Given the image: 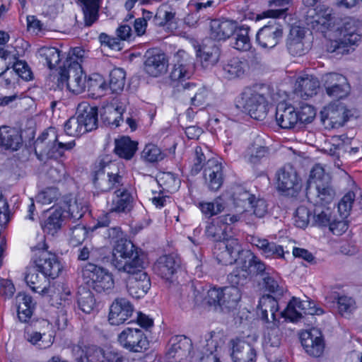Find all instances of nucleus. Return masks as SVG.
Wrapping results in <instances>:
<instances>
[{"label": "nucleus", "mask_w": 362, "mask_h": 362, "mask_svg": "<svg viewBox=\"0 0 362 362\" xmlns=\"http://www.w3.org/2000/svg\"><path fill=\"white\" fill-rule=\"evenodd\" d=\"M180 266V259L173 255H163L153 266L155 273L167 281H173Z\"/></svg>", "instance_id": "obj_23"}, {"label": "nucleus", "mask_w": 362, "mask_h": 362, "mask_svg": "<svg viewBox=\"0 0 362 362\" xmlns=\"http://www.w3.org/2000/svg\"><path fill=\"white\" fill-rule=\"evenodd\" d=\"M243 250L238 240L234 238H224L223 241H218L214 247V255L218 263L229 265L236 263L239 265V260L242 257Z\"/></svg>", "instance_id": "obj_10"}, {"label": "nucleus", "mask_w": 362, "mask_h": 362, "mask_svg": "<svg viewBox=\"0 0 362 362\" xmlns=\"http://www.w3.org/2000/svg\"><path fill=\"white\" fill-rule=\"evenodd\" d=\"M255 195L250 194L241 186H237L234 188L233 192V203L235 207V214L240 215L247 212V207L251 205V202Z\"/></svg>", "instance_id": "obj_41"}, {"label": "nucleus", "mask_w": 362, "mask_h": 362, "mask_svg": "<svg viewBox=\"0 0 362 362\" xmlns=\"http://www.w3.org/2000/svg\"><path fill=\"white\" fill-rule=\"evenodd\" d=\"M197 55L202 67L207 69L218 62L220 50L214 42L208 40L197 50Z\"/></svg>", "instance_id": "obj_34"}, {"label": "nucleus", "mask_w": 362, "mask_h": 362, "mask_svg": "<svg viewBox=\"0 0 362 362\" xmlns=\"http://www.w3.org/2000/svg\"><path fill=\"white\" fill-rule=\"evenodd\" d=\"M23 146V138L20 132L8 126L0 127V152L13 153Z\"/></svg>", "instance_id": "obj_22"}, {"label": "nucleus", "mask_w": 362, "mask_h": 362, "mask_svg": "<svg viewBox=\"0 0 362 362\" xmlns=\"http://www.w3.org/2000/svg\"><path fill=\"white\" fill-rule=\"evenodd\" d=\"M74 141L64 143L58 141L55 128L50 127L37 139L35 142V152L41 160L45 158H58L64 155V151L75 146Z\"/></svg>", "instance_id": "obj_6"}, {"label": "nucleus", "mask_w": 362, "mask_h": 362, "mask_svg": "<svg viewBox=\"0 0 362 362\" xmlns=\"http://www.w3.org/2000/svg\"><path fill=\"white\" fill-rule=\"evenodd\" d=\"M38 54L50 69L55 68L61 59V52L55 47H42L38 49Z\"/></svg>", "instance_id": "obj_50"}, {"label": "nucleus", "mask_w": 362, "mask_h": 362, "mask_svg": "<svg viewBox=\"0 0 362 362\" xmlns=\"http://www.w3.org/2000/svg\"><path fill=\"white\" fill-rule=\"evenodd\" d=\"M192 343L185 337H177L170 348L168 356L169 358L175 359V362H182L187 360L192 351Z\"/></svg>", "instance_id": "obj_33"}, {"label": "nucleus", "mask_w": 362, "mask_h": 362, "mask_svg": "<svg viewBox=\"0 0 362 362\" xmlns=\"http://www.w3.org/2000/svg\"><path fill=\"white\" fill-rule=\"evenodd\" d=\"M223 69L226 76L232 79L245 76L249 69V66L246 60L233 58L224 64Z\"/></svg>", "instance_id": "obj_44"}, {"label": "nucleus", "mask_w": 362, "mask_h": 362, "mask_svg": "<svg viewBox=\"0 0 362 362\" xmlns=\"http://www.w3.org/2000/svg\"><path fill=\"white\" fill-rule=\"evenodd\" d=\"M121 177L117 173L107 171L105 168L96 172L94 177L95 186L103 192H106L117 187L119 185Z\"/></svg>", "instance_id": "obj_38"}, {"label": "nucleus", "mask_w": 362, "mask_h": 362, "mask_svg": "<svg viewBox=\"0 0 362 362\" xmlns=\"http://www.w3.org/2000/svg\"><path fill=\"white\" fill-rule=\"evenodd\" d=\"M37 268H29L27 270L25 280L30 288L35 292L42 295H52V288L49 286L48 276L38 273Z\"/></svg>", "instance_id": "obj_29"}, {"label": "nucleus", "mask_w": 362, "mask_h": 362, "mask_svg": "<svg viewBox=\"0 0 362 362\" xmlns=\"http://www.w3.org/2000/svg\"><path fill=\"white\" fill-rule=\"evenodd\" d=\"M33 261L36 268L42 274L54 279L62 271V265L57 255L47 250V246L42 239V242L32 247Z\"/></svg>", "instance_id": "obj_9"}, {"label": "nucleus", "mask_w": 362, "mask_h": 362, "mask_svg": "<svg viewBox=\"0 0 362 362\" xmlns=\"http://www.w3.org/2000/svg\"><path fill=\"white\" fill-rule=\"evenodd\" d=\"M40 324L43 330L28 332L26 339L39 349H47L50 347L54 342V337L52 332V325L45 320L40 321Z\"/></svg>", "instance_id": "obj_27"}, {"label": "nucleus", "mask_w": 362, "mask_h": 362, "mask_svg": "<svg viewBox=\"0 0 362 362\" xmlns=\"http://www.w3.org/2000/svg\"><path fill=\"white\" fill-rule=\"evenodd\" d=\"M129 274L127 280V289L133 298L143 297L150 289L151 281L144 268L136 270L134 272H127Z\"/></svg>", "instance_id": "obj_18"}, {"label": "nucleus", "mask_w": 362, "mask_h": 362, "mask_svg": "<svg viewBox=\"0 0 362 362\" xmlns=\"http://www.w3.org/2000/svg\"><path fill=\"white\" fill-rule=\"evenodd\" d=\"M125 110V103L116 100L103 107L100 112L101 118L106 124L117 127L122 121V115Z\"/></svg>", "instance_id": "obj_31"}, {"label": "nucleus", "mask_w": 362, "mask_h": 362, "mask_svg": "<svg viewBox=\"0 0 362 362\" xmlns=\"http://www.w3.org/2000/svg\"><path fill=\"white\" fill-rule=\"evenodd\" d=\"M213 0H189L187 4L189 13L185 18V23L190 27L197 24L201 18L206 16L208 10L214 6Z\"/></svg>", "instance_id": "obj_26"}, {"label": "nucleus", "mask_w": 362, "mask_h": 362, "mask_svg": "<svg viewBox=\"0 0 362 362\" xmlns=\"http://www.w3.org/2000/svg\"><path fill=\"white\" fill-rule=\"evenodd\" d=\"M84 16L86 25H91L98 17V11L102 0H79Z\"/></svg>", "instance_id": "obj_46"}, {"label": "nucleus", "mask_w": 362, "mask_h": 362, "mask_svg": "<svg viewBox=\"0 0 362 362\" xmlns=\"http://www.w3.org/2000/svg\"><path fill=\"white\" fill-rule=\"evenodd\" d=\"M21 54L17 50H13L11 47L0 49V76L4 75L8 64L16 60Z\"/></svg>", "instance_id": "obj_59"}, {"label": "nucleus", "mask_w": 362, "mask_h": 362, "mask_svg": "<svg viewBox=\"0 0 362 362\" xmlns=\"http://www.w3.org/2000/svg\"><path fill=\"white\" fill-rule=\"evenodd\" d=\"M315 206L313 211L314 224L318 226H327L332 219L331 209L326 206Z\"/></svg>", "instance_id": "obj_57"}, {"label": "nucleus", "mask_w": 362, "mask_h": 362, "mask_svg": "<svg viewBox=\"0 0 362 362\" xmlns=\"http://www.w3.org/2000/svg\"><path fill=\"white\" fill-rule=\"evenodd\" d=\"M239 265L247 268L250 274L252 272L260 274L264 277L267 272H270L271 269L266 265L259 258L254 255L250 250H245L242 253V257L239 260Z\"/></svg>", "instance_id": "obj_40"}, {"label": "nucleus", "mask_w": 362, "mask_h": 362, "mask_svg": "<svg viewBox=\"0 0 362 362\" xmlns=\"http://www.w3.org/2000/svg\"><path fill=\"white\" fill-rule=\"evenodd\" d=\"M348 118V111L341 103H332L321 111V120L326 128L342 126Z\"/></svg>", "instance_id": "obj_17"}, {"label": "nucleus", "mask_w": 362, "mask_h": 362, "mask_svg": "<svg viewBox=\"0 0 362 362\" xmlns=\"http://www.w3.org/2000/svg\"><path fill=\"white\" fill-rule=\"evenodd\" d=\"M283 36V25L277 21L272 20L258 30L256 40L261 47L272 49L280 43Z\"/></svg>", "instance_id": "obj_12"}, {"label": "nucleus", "mask_w": 362, "mask_h": 362, "mask_svg": "<svg viewBox=\"0 0 362 362\" xmlns=\"http://www.w3.org/2000/svg\"><path fill=\"white\" fill-rule=\"evenodd\" d=\"M64 131L67 135L71 136H78L85 134L82 123L78 117H71L64 124Z\"/></svg>", "instance_id": "obj_63"}, {"label": "nucleus", "mask_w": 362, "mask_h": 362, "mask_svg": "<svg viewBox=\"0 0 362 362\" xmlns=\"http://www.w3.org/2000/svg\"><path fill=\"white\" fill-rule=\"evenodd\" d=\"M304 30L299 27H293L291 29L289 36L287 39V48L289 52L293 56H300L305 53Z\"/></svg>", "instance_id": "obj_42"}, {"label": "nucleus", "mask_w": 362, "mask_h": 362, "mask_svg": "<svg viewBox=\"0 0 362 362\" xmlns=\"http://www.w3.org/2000/svg\"><path fill=\"white\" fill-rule=\"evenodd\" d=\"M126 74L122 69L117 68L110 74V88L113 93L121 92L125 85Z\"/></svg>", "instance_id": "obj_56"}, {"label": "nucleus", "mask_w": 362, "mask_h": 362, "mask_svg": "<svg viewBox=\"0 0 362 362\" xmlns=\"http://www.w3.org/2000/svg\"><path fill=\"white\" fill-rule=\"evenodd\" d=\"M115 152L120 158L130 160L137 150V142L131 140L129 136H122L115 139Z\"/></svg>", "instance_id": "obj_45"}, {"label": "nucleus", "mask_w": 362, "mask_h": 362, "mask_svg": "<svg viewBox=\"0 0 362 362\" xmlns=\"http://www.w3.org/2000/svg\"><path fill=\"white\" fill-rule=\"evenodd\" d=\"M240 220L238 214H227L219 216L209 223L205 230L206 235L215 241H223L226 238V230L229 225Z\"/></svg>", "instance_id": "obj_15"}, {"label": "nucleus", "mask_w": 362, "mask_h": 362, "mask_svg": "<svg viewBox=\"0 0 362 362\" xmlns=\"http://www.w3.org/2000/svg\"><path fill=\"white\" fill-rule=\"evenodd\" d=\"M319 87L320 82L316 77L313 75H304L296 81L295 94L306 100L316 95Z\"/></svg>", "instance_id": "obj_32"}, {"label": "nucleus", "mask_w": 362, "mask_h": 362, "mask_svg": "<svg viewBox=\"0 0 362 362\" xmlns=\"http://www.w3.org/2000/svg\"><path fill=\"white\" fill-rule=\"evenodd\" d=\"M206 352L215 354L218 348L225 343V337L222 332H211L209 338L206 339Z\"/></svg>", "instance_id": "obj_64"}, {"label": "nucleus", "mask_w": 362, "mask_h": 362, "mask_svg": "<svg viewBox=\"0 0 362 362\" xmlns=\"http://www.w3.org/2000/svg\"><path fill=\"white\" fill-rule=\"evenodd\" d=\"M177 57L180 59H177L174 64L170 77L173 81L180 83L177 86V96L183 101L189 102L192 106L204 105L208 103L209 90L204 87L197 86L193 83H182L194 74V66L192 59L184 51H179Z\"/></svg>", "instance_id": "obj_1"}, {"label": "nucleus", "mask_w": 362, "mask_h": 362, "mask_svg": "<svg viewBox=\"0 0 362 362\" xmlns=\"http://www.w3.org/2000/svg\"><path fill=\"white\" fill-rule=\"evenodd\" d=\"M82 278L86 284L99 293L110 294L115 288L112 273L94 264L88 263L83 267Z\"/></svg>", "instance_id": "obj_7"}, {"label": "nucleus", "mask_w": 362, "mask_h": 362, "mask_svg": "<svg viewBox=\"0 0 362 362\" xmlns=\"http://www.w3.org/2000/svg\"><path fill=\"white\" fill-rule=\"evenodd\" d=\"M66 215L62 209H56L49 214L42 223L43 231L49 235H54L62 228Z\"/></svg>", "instance_id": "obj_43"}, {"label": "nucleus", "mask_w": 362, "mask_h": 362, "mask_svg": "<svg viewBox=\"0 0 362 362\" xmlns=\"http://www.w3.org/2000/svg\"><path fill=\"white\" fill-rule=\"evenodd\" d=\"M275 118L277 124L282 129H291L298 127L296 110L291 104H278Z\"/></svg>", "instance_id": "obj_30"}, {"label": "nucleus", "mask_w": 362, "mask_h": 362, "mask_svg": "<svg viewBox=\"0 0 362 362\" xmlns=\"http://www.w3.org/2000/svg\"><path fill=\"white\" fill-rule=\"evenodd\" d=\"M269 88L267 86L256 84L245 88L236 97L235 105L252 118L262 121L266 118L269 111Z\"/></svg>", "instance_id": "obj_3"}, {"label": "nucleus", "mask_w": 362, "mask_h": 362, "mask_svg": "<svg viewBox=\"0 0 362 362\" xmlns=\"http://www.w3.org/2000/svg\"><path fill=\"white\" fill-rule=\"evenodd\" d=\"M321 82L326 94L333 99H343L350 93L351 86L347 78L342 74L327 73L322 75Z\"/></svg>", "instance_id": "obj_11"}, {"label": "nucleus", "mask_w": 362, "mask_h": 362, "mask_svg": "<svg viewBox=\"0 0 362 362\" xmlns=\"http://www.w3.org/2000/svg\"><path fill=\"white\" fill-rule=\"evenodd\" d=\"M250 275V272L247 268L238 265L228 275V280L231 286L240 288L248 282Z\"/></svg>", "instance_id": "obj_51"}, {"label": "nucleus", "mask_w": 362, "mask_h": 362, "mask_svg": "<svg viewBox=\"0 0 362 362\" xmlns=\"http://www.w3.org/2000/svg\"><path fill=\"white\" fill-rule=\"evenodd\" d=\"M210 36L216 40H222L228 38L234 33L237 28L235 22L225 20H213L210 25Z\"/></svg>", "instance_id": "obj_36"}, {"label": "nucleus", "mask_w": 362, "mask_h": 362, "mask_svg": "<svg viewBox=\"0 0 362 362\" xmlns=\"http://www.w3.org/2000/svg\"><path fill=\"white\" fill-rule=\"evenodd\" d=\"M277 188L283 192L294 189L298 185L296 170L291 165H286L276 173Z\"/></svg>", "instance_id": "obj_35"}, {"label": "nucleus", "mask_w": 362, "mask_h": 362, "mask_svg": "<svg viewBox=\"0 0 362 362\" xmlns=\"http://www.w3.org/2000/svg\"><path fill=\"white\" fill-rule=\"evenodd\" d=\"M204 178L210 190H218L223 180L221 163L216 159H209L204 169Z\"/></svg>", "instance_id": "obj_24"}, {"label": "nucleus", "mask_w": 362, "mask_h": 362, "mask_svg": "<svg viewBox=\"0 0 362 362\" xmlns=\"http://www.w3.org/2000/svg\"><path fill=\"white\" fill-rule=\"evenodd\" d=\"M133 312L134 307L128 300L117 298L110 307L108 321L112 325H119L127 321Z\"/></svg>", "instance_id": "obj_20"}, {"label": "nucleus", "mask_w": 362, "mask_h": 362, "mask_svg": "<svg viewBox=\"0 0 362 362\" xmlns=\"http://www.w3.org/2000/svg\"><path fill=\"white\" fill-rule=\"evenodd\" d=\"M300 304H302V300L298 298L293 297L288 303L286 308L281 315L291 321H298L303 317V308Z\"/></svg>", "instance_id": "obj_52"}, {"label": "nucleus", "mask_w": 362, "mask_h": 362, "mask_svg": "<svg viewBox=\"0 0 362 362\" xmlns=\"http://www.w3.org/2000/svg\"><path fill=\"white\" fill-rule=\"evenodd\" d=\"M296 116L298 117V126L300 127L302 124H310L316 116L315 107L306 103H300L297 107Z\"/></svg>", "instance_id": "obj_49"}, {"label": "nucleus", "mask_w": 362, "mask_h": 362, "mask_svg": "<svg viewBox=\"0 0 362 362\" xmlns=\"http://www.w3.org/2000/svg\"><path fill=\"white\" fill-rule=\"evenodd\" d=\"M64 209L62 210L66 216H69L74 220L80 219L83 214V206L78 203L76 197H69L66 199L64 204Z\"/></svg>", "instance_id": "obj_53"}, {"label": "nucleus", "mask_w": 362, "mask_h": 362, "mask_svg": "<svg viewBox=\"0 0 362 362\" xmlns=\"http://www.w3.org/2000/svg\"><path fill=\"white\" fill-rule=\"evenodd\" d=\"M334 196V191L329 183L306 187V197L315 206H326L332 202Z\"/></svg>", "instance_id": "obj_25"}, {"label": "nucleus", "mask_w": 362, "mask_h": 362, "mask_svg": "<svg viewBox=\"0 0 362 362\" xmlns=\"http://www.w3.org/2000/svg\"><path fill=\"white\" fill-rule=\"evenodd\" d=\"M230 356L234 362H255L256 351L253 346L244 339L236 337L228 344Z\"/></svg>", "instance_id": "obj_19"}, {"label": "nucleus", "mask_w": 362, "mask_h": 362, "mask_svg": "<svg viewBox=\"0 0 362 362\" xmlns=\"http://www.w3.org/2000/svg\"><path fill=\"white\" fill-rule=\"evenodd\" d=\"M279 310L277 300L269 295L263 296L259 300L257 313L266 322L276 320V313Z\"/></svg>", "instance_id": "obj_39"}, {"label": "nucleus", "mask_w": 362, "mask_h": 362, "mask_svg": "<svg viewBox=\"0 0 362 362\" xmlns=\"http://www.w3.org/2000/svg\"><path fill=\"white\" fill-rule=\"evenodd\" d=\"M78 305L83 313H90L95 305V300L93 293L88 290L80 292L78 297Z\"/></svg>", "instance_id": "obj_61"}, {"label": "nucleus", "mask_w": 362, "mask_h": 362, "mask_svg": "<svg viewBox=\"0 0 362 362\" xmlns=\"http://www.w3.org/2000/svg\"><path fill=\"white\" fill-rule=\"evenodd\" d=\"M163 156L164 155L160 149L153 144L146 145L141 152V158L149 163H155L161 160Z\"/></svg>", "instance_id": "obj_62"}, {"label": "nucleus", "mask_w": 362, "mask_h": 362, "mask_svg": "<svg viewBox=\"0 0 362 362\" xmlns=\"http://www.w3.org/2000/svg\"><path fill=\"white\" fill-rule=\"evenodd\" d=\"M113 266L119 272H134L144 268V261L134 244L127 240H117L112 252Z\"/></svg>", "instance_id": "obj_5"}, {"label": "nucleus", "mask_w": 362, "mask_h": 362, "mask_svg": "<svg viewBox=\"0 0 362 362\" xmlns=\"http://www.w3.org/2000/svg\"><path fill=\"white\" fill-rule=\"evenodd\" d=\"M78 112L85 133L97 128L98 109L96 107H90L86 103H83L79 104Z\"/></svg>", "instance_id": "obj_37"}, {"label": "nucleus", "mask_w": 362, "mask_h": 362, "mask_svg": "<svg viewBox=\"0 0 362 362\" xmlns=\"http://www.w3.org/2000/svg\"><path fill=\"white\" fill-rule=\"evenodd\" d=\"M234 42L233 47L243 52L248 51L251 47V41L249 37V28L240 27L234 32Z\"/></svg>", "instance_id": "obj_47"}, {"label": "nucleus", "mask_w": 362, "mask_h": 362, "mask_svg": "<svg viewBox=\"0 0 362 362\" xmlns=\"http://www.w3.org/2000/svg\"><path fill=\"white\" fill-rule=\"evenodd\" d=\"M175 12L168 5H161L157 9L156 13L153 18V22L156 25L163 26L171 21L175 17Z\"/></svg>", "instance_id": "obj_58"}, {"label": "nucleus", "mask_w": 362, "mask_h": 362, "mask_svg": "<svg viewBox=\"0 0 362 362\" xmlns=\"http://www.w3.org/2000/svg\"><path fill=\"white\" fill-rule=\"evenodd\" d=\"M241 297L240 288L230 286L210 288L207 292L206 300L209 305L218 307L221 311L229 312L237 308Z\"/></svg>", "instance_id": "obj_8"}, {"label": "nucleus", "mask_w": 362, "mask_h": 362, "mask_svg": "<svg viewBox=\"0 0 362 362\" xmlns=\"http://www.w3.org/2000/svg\"><path fill=\"white\" fill-rule=\"evenodd\" d=\"M117 340L123 348L132 352H142L148 345L143 332L137 328H126L118 335Z\"/></svg>", "instance_id": "obj_13"}, {"label": "nucleus", "mask_w": 362, "mask_h": 362, "mask_svg": "<svg viewBox=\"0 0 362 362\" xmlns=\"http://www.w3.org/2000/svg\"><path fill=\"white\" fill-rule=\"evenodd\" d=\"M329 180V174L321 164H315L311 168L307 187H317L320 185L327 184Z\"/></svg>", "instance_id": "obj_48"}, {"label": "nucleus", "mask_w": 362, "mask_h": 362, "mask_svg": "<svg viewBox=\"0 0 362 362\" xmlns=\"http://www.w3.org/2000/svg\"><path fill=\"white\" fill-rule=\"evenodd\" d=\"M301 344L305 352L313 357H320L325 351V341L321 332L313 328L300 334Z\"/></svg>", "instance_id": "obj_16"}, {"label": "nucleus", "mask_w": 362, "mask_h": 362, "mask_svg": "<svg viewBox=\"0 0 362 362\" xmlns=\"http://www.w3.org/2000/svg\"><path fill=\"white\" fill-rule=\"evenodd\" d=\"M308 13L306 22L313 29L322 33H325L327 30L329 29L332 23V17L329 8H325L323 6L317 7V8H310Z\"/></svg>", "instance_id": "obj_21"}, {"label": "nucleus", "mask_w": 362, "mask_h": 362, "mask_svg": "<svg viewBox=\"0 0 362 362\" xmlns=\"http://www.w3.org/2000/svg\"><path fill=\"white\" fill-rule=\"evenodd\" d=\"M87 58V53L81 47L71 49L58 69L57 82L61 88L67 89L75 93H82L86 88V76L82 70L81 64Z\"/></svg>", "instance_id": "obj_2"}, {"label": "nucleus", "mask_w": 362, "mask_h": 362, "mask_svg": "<svg viewBox=\"0 0 362 362\" xmlns=\"http://www.w3.org/2000/svg\"><path fill=\"white\" fill-rule=\"evenodd\" d=\"M199 208L206 217L210 218L221 213L224 209L225 205L222 199L218 197L211 202H200Z\"/></svg>", "instance_id": "obj_55"}, {"label": "nucleus", "mask_w": 362, "mask_h": 362, "mask_svg": "<svg viewBox=\"0 0 362 362\" xmlns=\"http://www.w3.org/2000/svg\"><path fill=\"white\" fill-rule=\"evenodd\" d=\"M262 280L266 290L276 296H281L283 295L284 287L282 284H280L274 274H272L270 272H267L265 276L262 277Z\"/></svg>", "instance_id": "obj_60"}, {"label": "nucleus", "mask_w": 362, "mask_h": 362, "mask_svg": "<svg viewBox=\"0 0 362 362\" xmlns=\"http://www.w3.org/2000/svg\"><path fill=\"white\" fill-rule=\"evenodd\" d=\"M144 71L152 77H159L165 74L168 69V59L158 49L148 50L144 55Z\"/></svg>", "instance_id": "obj_14"}, {"label": "nucleus", "mask_w": 362, "mask_h": 362, "mask_svg": "<svg viewBox=\"0 0 362 362\" xmlns=\"http://www.w3.org/2000/svg\"><path fill=\"white\" fill-rule=\"evenodd\" d=\"M359 21L351 17H346L341 24L329 35L327 51L337 54H346L352 46L357 45L361 35L358 31Z\"/></svg>", "instance_id": "obj_4"}, {"label": "nucleus", "mask_w": 362, "mask_h": 362, "mask_svg": "<svg viewBox=\"0 0 362 362\" xmlns=\"http://www.w3.org/2000/svg\"><path fill=\"white\" fill-rule=\"evenodd\" d=\"M133 197L126 189L116 190L107 202L110 213L127 214L133 208Z\"/></svg>", "instance_id": "obj_28"}, {"label": "nucleus", "mask_w": 362, "mask_h": 362, "mask_svg": "<svg viewBox=\"0 0 362 362\" xmlns=\"http://www.w3.org/2000/svg\"><path fill=\"white\" fill-rule=\"evenodd\" d=\"M157 181L164 190L171 193L177 191L180 185V180L171 173H160Z\"/></svg>", "instance_id": "obj_54"}]
</instances>
